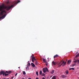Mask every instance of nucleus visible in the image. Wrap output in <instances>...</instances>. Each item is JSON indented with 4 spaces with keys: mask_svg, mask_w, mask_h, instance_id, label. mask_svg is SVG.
<instances>
[{
    "mask_svg": "<svg viewBox=\"0 0 79 79\" xmlns=\"http://www.w3.org/2000/svg\"><path fill=\"white\" fill-rule=\"evenodd\" d=\"M62 62V61H61L58 64V65H60V64H61V63Z\"/></svg>",
    "mask_w": 79,
    "mask_h": 79,
    "instance_id": "21",
    "label": "nucleus"
},
{
    "mask_svg": "<svg viewBox=\"0 0 79 79\" xmlns=\"http://www.w3.org/2000/svg\"><path fill=\"white\" fill-rule=\"evenodd\" d=\"M43 60L44 63H46V62H47V61H46V60H45V59H43Z\"/></svg>",
    "mask_w": 79,
    "mask_h": 79,
    "instance_id": "13",
    "label": "nucleus"
},
{
    "mask_svg": "<svg viewBox=\"0 0 79 79\" xmlns=\"http://www.w3.org/2000/svg\"><path fill=\"white\" fill-rule=\"evenodd\" d=\"M58 64V63L57 62H55L54 61H53L52 62V65H56L57 64Z\"/></svg>",
    "mask_w": 79,
    "mask_h": 79,
    "instance_id": "5",
    "label": "nucleus"
},
{
    "mask_svg": "<svg viewBox=\"0 0 79 79\" xmlns=\"http://www.w3.org/2000/svg\"><path fill=\"white\" fill-rule=\"evenodd\" d=\"M45 78L44 77H43V79H45Z\"/></svg>",
    "mask_w": 79,
    "mask_h": 79,
    "instance_id": "34",
    "label": "nucleus"
},
{
    "mask_svg": "<svg viewBox=\"0 0 79 79\" xmlns=\"http://www.w3.org/2000/svg\"><path fill=\"white\" fill-rule=\"evenodd\" d=\"M28 66H31V64H30V63H29L27 65Z\"/></svg>",
    "mask_w": 79,
    "mask_h": 79,
    "instance_id": "24",
    "label": "nucleus"
},
{
    "mask_svg": "<svg viewBox=\"0 0 79 79\" xmlns=\"http://www.w3.org/2000/svg\"><path fill=\"white\" fill-rule=\"evenodd\" d=\"M46 65V66H48V63L47 62H46L45 63H44Z\"/></svg>",
    "mask_w": 79,
    "mask_h": 79,
    "instance_id": "22",
    "label": "nucleus"
},
{
    "mask_svg": "<svg viewBox=\"0 0 79 79\" xmlns=\"http://www.w3.org/2000/svg\"><path fill=\"white\" fill-rule=\"evenodd\" d=\"M77 53H78V52H77V53H76L75 55H76V54H77Z\"/></svg>",
    "mask_w": 79,
    "mask_h": 79,
    "instance_id": "36",
    "label": "nucleus"
},
{
    "mask_svg": "<svg viewBox=\"0 0 79 79\" xmlns=\"http://www.w3.org/2000/svg\"><path fill=\"white\" fill-rule=\"evenodd\" d=\"M17 74H18V73H16L15 74V76H17Z\"/></svg>",
    "mask_w": 79,
    "mask_h": 79,
    "instance_id": "31",
    "label": "nucleus"
},
{
    "mask_svg": "<svg viewBox=\"0 0 79 79\" xmlns=\"http://www.w3.org/2000/svg\"><path fill=\"white\" fill-rule=\"evenodd\" d=\"M48 61H49V60H48Z\"/></svg>",
    "mask_w": 79,
    "mask_h": 79,
    "instance_id": "44",
    "label": "nucleus"
},
{
    "mask_svg": "<svg viewBox=\"0 0 79 79\" xmlns=\"http://www.w3.org/2000/svg\"><path fill=\"white\" fill-rule=\"evenodd\" d=\"M65 73H66L67 74H68V73H69V72H68V70L66 71Z\"/></svg>",
    "mask_w": 79,
    "mask_h": 79,
    "instance_id": "23",
    "label": "nucleus"
},
{
    "mask_svg": "<svg viewBox=\"0 0 79 79\" xmlns=\"http://www.w3.org/2000/svg\"><path fill=\"white\" fill-rule=\"evenodd\" d=\"M5 72L4 71H1L0 72V75H2L3 73H5Z\"/></svg>",
    "mask_w": 79,
    "mask_h": 79,
    "instance_id": "6",
    "label": "nucleus"
},
{
    "mask_svg": "<svg viewBox=\"0 0 79 79\" xmlns=\"http://www.w3.org/2000/svg\"><path fill=\"white\" fill-rule=\"evenodd\" d=\"M36 79H39V78H38L37 77H36Z\"/></svg>",
    "mask_w": 79,
    "mask_h": 79,
    "instance_id": "38",
    "label": "nucleus"
},
{
    "mask_svg": "<svg viewBox=\"0 0 79 79\" xmlns=\"http://www.w3.org/2000/svg\"><path fill=\"white\" fill-rule=\"evenodd\" d=\"M48 58H48V60H49V59H48Z\"/></svg>",
    "mask_w": 79,
    "mask_h": 79,
    "instance_id": "42",
    "label": "nucleus"
},
{
    "mask_svg": "<svg viewBox=\"0 0 79 79\" xmlns=\"http://www.w3.org/2000/svg\"><path fill=\"white\" fill-rule=\"evenodd\" d=\"M54 70H52V71L51 72V74H53V73H54Z\"/></svg>",
    "mask_w": 79,
    "mask_h": 79,
    "instance_id": "14",
    "label": "nucleus"
},
{
    "mask_svg": "<svg viewBox=\"0 0 79 79\" xmlns=\"http://www.w3.org/2000/svg\"><path fill=\"white\" fill-rule=\"evenodd\" d=\"M13 78V77H12L11 78Z\"/></svg>",
    "mask_w": 79,
    "mask_h": 79,
    "instance_id": "40",
    "label": "nucleus"
},
{
    "mask_svg": "<svg viewBox=\"0 0 79 79\" xmlns=\"http://www.w3.org/2000/svg\"><path fill=\"white\" fill-rule=\"evenodd\" d=\"M42 74V71H40V75H41Z\"/></svg>",
    "mask_w": 79,
    "mask_h": 79,
    "instance_id": "17",
    "label": "nucleus"
},
{
    "mask_svg": "<svg viewBox=\"0 0 79 79\" xmlns=\"http://www.w3.org/2000/svg\"><path fill=\"white\" fill-rule=\"evenodd\" d=\"M74 66H76V64H74L72 65V67H73Z\"/></svg>",
    "mask_w": 79,
    "mask_h": 79,
    "instance_id": "19",
    "label": "nucleus"
},
{
    "mask_svg": "<svg viewBox=\"0 0 79 79\" xmlns=\"http://www.w3.org/2000/svg\"><path fill=\"white\" fill-rule=\"evenodd\" d=\"M18 68H20V67H18Z\"/></svg>",
    "mask_w": 79,
    "mask_h": 79,
    "instance_id": "43",
    "label": "nucleus"
},
{
    "mask_svg": "<svg viewBox=\"0 0 79 79\" xmlns=\"http://www.w3.org/2000/svg\"><path fill=\"white\" fill-rule=\"evenodd\" d=\"M71 63V60H69L67 62V64H70Z\"/></svg>",
    "mask_w": 79,
    "mask_h": 79,
    "instance_id": "7",
    "label": "nucleus"
},
{
    "mask_svg": "<svg viewBox=\"0 0 79 79\" xmlns=\"http://www.w3.org/2000/svg\"><path fill=\"white\" fill-rule=\"evenodd\" d=\"M23 74H24V75H25V74H26V72L25 71H23Z\"/></svg>",
    "mask_w": 79,
    "mask_h": 79,
    "instance_id": "25",
    "label": "nucleus"
},
{
    "mask_svg": "<svg viewBox=\"0 0 79 79\" xmlns=\"http://www.w3.org/2000/svg\"><path fill=\"white\" fill-rule=\"evenodd\" d=\"M61 77H62V78H63L64 79L65 77H66V76L65 75H63L61 76Z\"/></svg>",
    "mask_w": 79,
    "mask_h": 79,
    "instance_id": "8",
    "label": "nucleus"
},
{
    "mask_svg": "<svg viewBox=\"0 0 79 79\" xmlns=\"http://www.w3.org/2000/svg\"><path fill=\"white\" fill-rule=\"evenodd\" d=\"M8 3H9V2H6V4H8Z\"/></svg>",
    "mask_w": 79,
    "mask_h": 79,
    "instance_id": "32",
    "label": "nucleus"
},
{
    "mask_svg": "<svg viewBox=\"0 0 79 79\" xmlns=\"http://www.w3.org/2000/svg\"><path fill=\"white\" fill-rule=\"evenodd\" d=\"M28 79H31V78H29Z\"/></svg>",
    "mask_w": 79,
    "mask_h": 79,
    "instance_id": "41",
    "label": "nucleus"
},
{
    "mask_svg": "<svg viewBox=\"0 0 79 79\" xmlns=\"http://www.w3.org/2000/svg\"><path fill=\"white\" fill-rule=\"evenodd\" d=\"M58 55H56L54 56V58H56V57H58Z\"/></svg>",
    "mask_w": 79,
    "mask_h": 79,
    "instance_id": "12",
    "label": "nucleus"
},
{
    "mask_svg": "<svg viewBox=\"0 0 79 79\" xmlns=\"http://www.w3.org/2000/svg\"><path fill=\"white\" fill-rule=\"evenodd\" d=\"M31 65L32 66L33 68H34V67H35V65L33 63H31Z\"/></svg>",
    "mask_w": 79,
    "mask_h": 79,
    "instance_id": "9",
    "label": "nucleus"
},
{
    "mask_svg": "<svg viewBox=\"0 0 79 79\" xmlns=\"http://www.w3.org/2000/svg\"><path fill=\"white\" fill-rule=\"evenodd\" d=\"M78 60H74L73 61V62H74V63H75V64H76V63H77V61H78Z\"/></svg>",
    "mask_w": 79,
    "mask_h": 79,
    "instance_id": "11",
    "label": "nucleus"
},
{
    "mask_svg": "<svg viewBox=\"0 0 79 79\" xmlns=\"http://www.w3.org/2000/svg\"><path fill=\"white\" fill-rule=\"evenodd\" d=\"M35 61V65H38V62L37 61V60Z\"/></svg>",
    "mask_w": 79,
    "mask_h": 79,
    "instance_id": "10",
    "label": "nucleus"
},
{
    "mask_svg": "<svg viewBox=\"0 0 79 79\" xmlns=\"http://www.w3.org/2000/svg\"><path fill=\"white\" fill-rule=\"evenodd\" d=\"M28 66H28L27 65V66L26 68H28Z\"/></svg>",
    "mask_w": 79,
    "mask_h": 79,
    "instance_id": "35",
    "label": "nucleus"
},
{
    "mask_svg": "<svg viewBox=\"0 0 79 79\" xmlns=\"http://www.w3.org/2000/svg\"><path fill=\"white\" fill-rule=\"evenodd\" d=\"M79 56V53H78L77 54L76 56H75V58H77V56Z\"/></svg>",
    "mask_w": 79,
    "mask_h": 79,
    "instance_id": "18",
    "label": "nucleus"
},
{
    "mask_svg": "<svg viewBox=\"0 0 79 79\" xmlns=\"http://www.w3.org/2000/svg\"><path fill=\"white\" fill-rule=\"evenodd\" d=\"M36 74L37 76H38V72L37 71L36 72Z\"/></svg>",
    "mask_w": 79,
    "mask_h": 79,
    "instance_id": "27",
    "label": "nucleus"
},
{
    "mask_svg": "<svg viewBox=\"0 0 79 79\" xmlns=\"http://www.w3.org/2000/svg\"><path fill=\"white\" fill-rule=\"evenodd\" d=\"M66 62H65L64 61H63L62 63L60 65H59L58 67H60L61 65H62V66H64L65 65H66Z\"/></svg>",
    "mask_w": 79,
    "mask_h": 79,
    "instance_id": "2",
    "label": "nucleus"
},
{
    "mask_svg": "<svg viewBox=\"0 0 79 79\" xmlns=\"http://www.w3.org/2000/svg\"><path fill=\"white\" fill-rule=\"evenodd\" d=\"M78 64H79V60H78Z\"/></svg>",
    "mask_w": 79,
    "mask_h": 79,
    "instance_id": "33",
    "label": "nucleus"
},
{
    "mask_svg": "<svg viewBox=\"0 0 79 79\" xmlns=\"http://www.w3.org/2000/svg\"><path fill=\"white\" fill-rule=\"evenodd\" d=\"M26 69L27 70V67H26Z\"/></svg>",
    "mask_w": 79,
    "mask_h": 79,
    "instance_id": "37",
    "label": "nucleus"
},
{
    "mask_svg": "<svg viewBox=\"0 0 79 79\" xmlns=\"http://www.w3.org/2000/svg\"><path fill=\"white\" fill-rule=\"evenodd\" d=\"M5 73H8V71H6Z\"/></svg>",
    "mask_w": 79,
    "mask_h": 79,
    "instance_id": "29",
    "label": "nucleus"
},
{
    "mask_svg": "<svg viewBox=\"0 0 79 79\" xmlns=\"http://www.w3.org/2000/svg\"><path fill=\"white\" fill-rule=\"evenodd\" d=\"M11 71H9L8 72V74H11Z\"/></svg>",
    "mask_w": 79,
    "mask_h": 79,
    "instance_id": "26",
    "label": "nucleus"
},
{
    "mask_svg": "<svg viewBox=\"0 0 79 79\" xmlns=\"http://www.w3.org/2000/svg\"><path fill=\"white\" fill-rule=\"evenodd\" d=\"M52 79H56V77L55 76H54L52 78Z\"/></svg>",
    "mask_w": 79,
    "mask_h": 79,
    "instance_id": "16",
    "label": "nucleus"
},
{
    "mask_svg": "<svg viewBox=\"0 0 79 79\" xmlns=\"http://www.w3.org/2000/svg\"><path fill=\"white\" fill-rule=\"evenodd\" d=\"M5 72H4V73L2 74H3V76H4V75H5Z\"/></svg>",
    "mask_w": 79,
    "mask_h": 79,
    "instance_id": "28",
    "label": "nucleus"
},
{
    "mask_svg": "<svg viewBox=\"0 0 79 79\" xmlns=\"http://www.w3.org/2000/svg\"><path fill=\"white\" fill-rule=\"evenodd\" d=\"M43 71L44 73H45L46 71H48V68H47L46 67L45 68H44L43 69Z\"/></svg>",
    "mask_w": 79,
    "mask_h": 79,
    "instance_id": "3",
    "label": "nucleus"
},
{
    "mask_svg": "<svg viewBox=\"0 0 79 79\" xmlns=\"http://www.w3.org/2000/svg\"><path fill=\"white\" fill-rule=\"evenodd\" d=\"M44 75H45V74L43 73L42 74V76H44Z\"/></svg>",
    "mask_w": 79,
    "mask_h": 79,
    "instance_id": "30",
    "label": "nucleus"
},
{
    "mask_svg": "<svg viewBox=\"0 0 79 79\" xmlns=\"http://www.w3.org/2000/svg\"><path fill=\"white\" fill-rule=\"evenodd\" d=\"M20 2V1L18 0L17 2H13L12 3V5H11V6H5L3 4L2 6H0V11H1L0 13V16H2L1 17V19H3L4 18H5L6 15L5 14L3 15L4 13H6V11L4 10H3V8L4 9H6L7 11H9V10H10L11 8L14 7V6H15V5L16 4H17L18 3H19Z\"/></svg>",
    "mask_w": 79,
    "mask_h": 79,
    "instance_id": "1",
    "label": "nucleus"
},
{
    "mask_svg": "<svg viewBox=\"0 0 79 79\" xmlns=\"http://www.w3.org/2000/svg\"><path fill=\"white\" fill-rule=\"evenodd\" d=\"M5 76H8V74H7L6 73H5Z\"/></svg>",
    "mask_w": 79,
    "mask_h": 79,
    "instance_id": "20",
    "label": "nucleus"
},
{
    "mask_svg": "<svg viewBox=\"0 0 79 79\" xmlns=\"http://www.w3.org/2000/svg\"><path fill=\"white\" fill-rule=\"evenodd\" d=\"M2 19V18H1V17H0V19Z\"/></svg>",
    "mask_w": 79,
    "mask_h": 79,
    "instance_id": "39",
    "label": "nucleus"
},
{
    "mask_svg": "<svg viewBox=\"0 0 79 79\" xmlns=\"http://www.w3.org/2000/svg\"><path fill=\"white\" fill-rule=\"evenodd\" d=\"M71 69H72V70H74V68H70L69 69V70H71Z\"/></svg>",
    "mask_w": 79,
    "mask_h": 79,
    "instance_id": "15",
    "label": "nucleus"
},
{
    "mask_svg": "<svg viewBox=\"0 0 79 79\" xmlns=\"http://www.w3.org/2000/svg\"><path fill=\"white\" fill-rule=\"evenodd\" d=\"M31 60L33 62V63H34V61H36L37 60H36V59H35V58L34 57H31Z\"/></svg>",
    "mask_w": 79,
    "mask_h": 79,
    "instance_id": "4",
    "label": "nucleus"
}]
</instances>
